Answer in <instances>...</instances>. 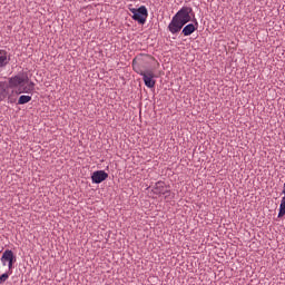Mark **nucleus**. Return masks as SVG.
Masks as SVG:
<instances>
[{
	"label": "nucleus",
	"mask_w": 285,
	"mask_h": 285,
	"mask_svg": "<svg viewBox=\"0 0 285 285\" xmlns=\"http://www.w3.org/2000/svg\"><path fill=\"white\" fill-rule=\"evenodd\" d=\"M31 99H32L31 96H21L18 100V105L28 104Z\"/></svg>",
	"instance_id": "nucleus-13"
},
{
	"label": "nucleus",
	"mask_w": 285,
	"mask_h": 285,
	"mask_svg": "<svg viewBox=\"0 0 285 285\" xmlns=\"http://www.w3.org/2000/svg\"><path fill=\"white\" fill-rule=\"evenodd\" d=\"M137 73H139L140 76H142V79L145 81V85L148 88H154L156 85V80H154L155 78V73L151 70L148 71H141V70H137Z\"/></svg>",
	"instance_id": "nucleus-6"
},
{
	"label": "nucleus",
	"mask_w": 285,
	"mask_h": 285,
	"mask_svg": "<svg viewBox=\"0 0 285 285\" xmlns=\"http://www.w3.org/2000/svg\"><path fill=\"white\" fill-rule=\"evenodd\" d=\"M193 9L188 7L181 8L173 18L171 22L168 26V30L176 35L181 31L185 24H187L190 20V13Z\"/></svg>",
	"instance_id": "nucleus-1"
},
{
	"label": "nucleus",
	"mask_w": 285,
	"mask_h": 285,
	"mask_svg": "<svg viewBox=\"0 0 285 285\" xmlns=\"http://www.w3.org/2000/svg\"><path fill=\"white\" fill-rule=\"evenodd\" d=\"M285 215V196L281 199V206L278 207V218Z\"/></svg>",
	"instance_id": "nucleus-11"
},
{
	"label": "nucleus",
	"mask_w": 285,
	"mask_h": 285,
	"mask_svg": "<svg viewBox=\"0 0 285 285\" xmlns=\"http://www.w3.org/2000/svg\"><path fill=\"white\" fill-rule=\"evenodd\" d=\"M157 196H165L167 199L170 195V188L164 181H157L151 190Z\"/></svg>",
	"instance_id": "nucleus-5"
},
{
	"label": "nucleus",
	"mask_w": 285,
	"mask_h": 285,
	"mask_svg": "<svg viewBox=\"0 0 285 285\" xmlns=\"http://www.w3.org/2000/svg\"><path fill=\"white\" fill-rule=\"evenodd\" d=\"M14 262H17V259L13 252L6 249L1 256L2 266H8V271H12Z\"/></svg>",
	"instance_id": "nucleus-4"
},
{
	"label": "nucleus",
	"mask_w": 285,
	"mask_h": 285,
	"mask_svg": "<svg viewBox=\"0 0 285 285\" xmlns=\"http://www.w3.org/2000/svg\"><path fill=\"white\" fill-rule=\"evenodd\" d=\"M10 85L6 81H0V101L8 98L9 102H13L10 96Z\"/></svg>",
	"instance_id": "nucleus-7"
},
{
	"label": "nucleus",
	"mask_w": 285,
	"mask_h": 285,
	"mask_svg": "<svg viewBox=\"0 0 285 285\" xmlns=\"http://www.w3.org/2000/svg\"><path fill=\"white\" fill-rule=\"evenodd\" d=\"M283 194H285V183L283 184Z\"/></svg>",
	"instance_id": "nucleus-14"
},
{
	"label": "nucleus",
	"mask_w": 285,
	"mask_h": 285,
	"mask_svg": "<svg viewBox=\"0 0 285 285\" xmlns=\"http://www.w3.org/2000/svg\"><path fill=\"white\" fill-rule=\"evenodd\" d=\"M198 28V23L196 22V26L193 23L187 24L184 29H183V33L185 37H188L190 35H193Z\"/></svg>",
	"instance_id": "nucleus-10"
},
{
	"label": "nucleus",
	"mask_w": 285,
	"mask_h": 285,
	"mask_svg": "<svg viewBox=\"0 0 285 285\" xmlns=\"http://www.w3.org/2000/svg\"><path fill=\"white\" fill-rule=\"evenodd\" d=\"M9 86L11 88H18V94H31L35 90V83L29 82V78L24 75H18L9 79Z\"/></svg>",
	"instance_id": "nucleus-2"
},
{
	"label": "nucleus",
	"mask_w": 285,
	"mask_h": 285,
	"mask_svg": "<svg viewBox=\"0 0 285 285\" xmlns=\"http://www.w3.org/2000/svg\"><path fill=\"white\" fill-rule=\"evenodd\" d=\"M10 62V57L6 50H0V69L6 68Z\"/></svg>",
	"instance_id": "nucleus-9"
},
{
	"label": "nucleus",
	"mask_w": 285,
	"mask_h": 285,
	"mask_svg": "<svg viewBox=\"0 0 285 285\" xmlns=\"http://www.w3.org/2000/svg\"><path fill=\"white\" fill-rule=\"evenodd\" d=\"M129 11L132 13V19L139 24H145L148 18V10L145 6L139 9L130 8Z\"/></svg>",
	"instance_id": "nucleus-3"
},
{
	"label": "nucleus",
	"mask_w": 285,
	"mask_h": 285,
	"mask_svg": "<svg viewBox=\"0 0 285 285\" xmlns=\"http://www.w3.org/2000/svg\"><path fill=\"white\" fill-rule=\"evenodd\" d=\"M108 178V174L105 170H97L92 174L91 179L95 184H100Z\"/></svg>",
	"instance_id": "nucleus-8"
},
{
	"label": "nucleus",
	"mask_w": 285,
	"mask_h": 285,
	"mask_svg": "<svg viewBox=\"0 0 285 285\" xmlns=\"http://www.w3.org/2000/svg\"><path fill=\"white\" fill-rule=\"evenodd\" d=\"M11 274H12V271L8 269V272H6L2 275H0V284H4V282H7V279H9V276Z\"/></svg>",
	"instance_id": "nucleus-12"
}]
</instances>
